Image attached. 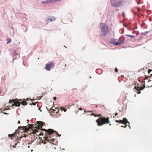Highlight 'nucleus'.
I'll use <instances>...</instances> for the list:
<instances>
[{"mask_svg": "<svg viewBox=\"0 0 152 152\" xmlns=\"http://www.w3.org/2000/svg\"><path fill=\"white\" fill-rule=\"evenodd\" d=\"M139 34V33L138 31L137 33H136V35H138Z\"/></svg>", "mask_w": 152, "mask_h": 152, "instance_id": "31", "label": "nucleus"}, {"mask_svg": "<svg viewBox=\"0 0 152 152\" xmlns=\"http://www.w3.org/2000/svg\"><path fill=\"white\" fill-rule=\"evenodd\" d=\"M135 32V31H133V32H132V33L133 34H134Z\"/></svg>", "mask_w": 152, "mask_h": 152, "instance_id": "39", "label": "nucleus"}, {"mask_svg": "<svg viewBox=\"0 0 152 152\" xmlns=\"http://www.w3.org/2000/svg\"><path fill=\"white\" fill-rule=\"evenodd\" d=\"M136 28H137V26H136Z\"/></svg>", "mask_w": 152, "mask_h": 152, "instance_id": "43", "label": "nucleus"}, {"mask_svg": "<svg viewBox=\"0 0 152 152\" xmlns=\"http://www.w3.org/2000/svg\"><path fill=\"white\" fill-rule=\"evenodd\" d=\"M45 124V123L40 121H37L36 122L35 125L37 127H35L34 128L39 129H42V127Z\"/></svg>", "mask_w": 152, "mask_h": 152, "instance_id": "7", "label": "nucleus"}, {"mask_svg": "<svg viewBox=\"0 0 152 152\" xmlns=\"http://www.w3.org/2000/svg\"><path fill=\"white\" fill-rule=\"evenodd\" d=\"M7 44L10 43L11 42V39L10 38H7Z\"/></svg>", "mask_w": 152, "mask_h": 152, "instance_id": "17", "label": "nucleus"}, {"mask_svg": "<svg viewBox=\"0 0 152 152\" xmlns=\"http://www.w3.org/2000/svg\"><path fill=\"white\" fill-rule=\"evenodd\" d=\"M110 3L112 7H118L122 5V1H118L117 0H110Z\"/></svg>", "mask_w": 152, "mask_h": 152, "instance_id": "6", "label": "nucleus"}, {"mask_svg": "<svg viewBox=\"0 0 152 152\" xmlns=\"http://www.w3.org/2000/svg\"><path fill=\"white\" fill-rule=\"evenodd\" d=\"M149 31H146V32H145V33L146 34H148V33H149Z\"/></svg>", "mask_w": 152, "mask_h": 152, "instance_id": "32", "label": "nucleus"}, {"mask_svg": "<svg viewBox=\"0 0 152 152\" xmlns=\"http://www.w3.org/2000/svg\"><path fill=\"white\" fill-rule=\"evenodd\" d=\"M123 42L121 41L120 42H117V43L116 44V45H119L122 44L123 43Z\"/></svg>", "mask_w": 152, "mask_h": 152, "instance_id": "18", "label": "nucleus"}, {"mask_svg": "<svg viewBox=\"0 0 152 152\" xmlns=\"http://www.w3.org/2000/svg\"><path fill=\"white\" fill-rule=\"evenodd\" d=\"M136 28H137V26H136Z\"/></svg>", "mask_w": 152, "mask_h": 152, "instance_id": "44", "label": "nucleus"}, {"mask_svg": "<svg viewBox=\"0 0 152 152\" xmlns=\"http://www.w3.org/2000/svg\"><path fill=\"white\" fill-rule=\"evenodd\" d=\"M79 109L80 110H82V109L81 108H79Z\"/></svg>", "mask_w": 152, "mask_h": 152, "instance_id": "36", "label": "nucleus"}, {"mask_svg": "<svg viewBox=\"0 0 152 152\" xmlns=\"http://www.w3.org/2000/svg\"><path fill=\"white\" fill-rule=\"evenodd\" d=\"M20 105H12V106H15L16 107H18Z\"/></svg>", "mask_w": 152, "mask_h": 152, "instance_id": "30", "label": "nucleus"}, {"mask_svg": "<svg viewBox=\"0 0 152 152\" xmlns=\"http://www.w3.org/2000/svg\"><path fill=\"white\" fill-rule=\"evenodd\" d=\"M115 71L117 72H118V70L117 68H115Z\"/></svg>", "mask_w": 152, "mask_h": 152, "instance_id": "28", "label": "nucleus"}, {"mask_svg": "<svg viewBox=\"0 0 152 152\" xmlns=\"http://www.w3.org/2000/svg\"><path fill=\"white\" fill-rule=\"evenodd\" d=\"M96 107H97V105L96 106Z\"/></svg>", "mask_w": 152, "mask_h": 152, "instance_id": "50", "label": "nucleus"}, {"mask_svg": "<svg viewBox=\"0 0 152 152\" xmlns=\"http://www.w3.org/2000/svg\"><path fill=\"white\" fill-rule=\"evenodd\" d=\"M152 71V70L151 69H149L148 70V73L149 74Z\"/></svg>", "mask_w": 152, "mask_h": 152, "instance_id": "24", "label": "nucleus"}, {"mask_svg": "<svg viewBox=\"0 0 152 152\" xmlns=\"http://www.w3.org/2000/svg\"><path fill=\"white\" fill-rule=\"evenodd\" d=\"M13 147H14V148H15V146L14 145H13Z\"/></svg>", "mask_w": 152, "mask_h": 152, "instance_id": "42", "label": "nucleus"}, {"mask_svg": "<svg viewBox=\"0 0 152 152\" xmlns=\"http://www.w3.org/2000/svg\"><path fill=\"white\" fill-rule=\"evenodd\" d=\"M38 109H39V110L40 109V108H38Z\"/></svg>", "mask_w": 152, "mask_h": 152, "instance_id": "45", "label": "nucleus"}, {"mask_svg": "<svg viewBox=\"0 0 152 152\" xmlns=\"http://www.w3.org/2000/svg\"><path fill=\"white\" fill-rule=\"evenodd\" d=\"M15 59V58H14V59H13V60H14Z\"/></svg>", "mask_w": 152, "mask_h": 152, "instance_id": "49", "label": "nucleus"}, {"mask_svg": "<svg viewBox=\"0 0 152 152\" xmlns=\"http://www.w3.org/2000/svg\"><path fill=\"white\" fill-rule=\"evenodd\" d=\"M58 1H59V0H46L42 1L41 3L42 4H46L49 3H54Z\"/></svg>", "mask_w": 152, "mask_h": 152, "instance_id": "10", "label": "nucleus"}, {"mask_svg": "<svg viewBox=\"0 0 152 152\" xmlns=\"http://www.w3.org/2000/svg\"><path fill=\"white\" fill-rule=\"evenodd\" d=\"M109 118L107 117H101L98 119L96 121V122L98 123V125L99 126L102 125L104 124H109L110 121L109 120Z\"/></svg>", "mask_w": 152, "mask_h": 152, "instance_id": "3", "label": "nucleus"}, {"mask_svg": "<svg viewBox=\"0 0 152 152\" xmlns=\"http://www.w3.org/2000/svg\"><path fill=\"white\" fill-rule=\"evenodd\" d=\"M101 32L104 36L106 35L108 32V26L104 23H102L100 25Z\"/></svg>", "mask_w": 152, "mask_h": 152, "instance_id": "4", "label": "nucleus"}, {"mask_svg": "<svg viewBox=\"0 0 152 152\" xmlns=\"http://www.w3.org/2000/svg\"><path fill=\"white\" fill-rule=\"evenodd\" d=\"M145 87V86L144 85V87H141V88H140L139 87H135V89L137 90V91L139 90H141L144 89V88Z\"/></svg>", "mask_w": 152, "mask_h": 152, "instance_id": "15", "label": "nucleus"}, {"mask_svg": "<svg viewBox=\"0 0 152 152\" xmlns=\"http://www.w3.org/2000/svg\"><path fill=\"white\" fill-rule=\"evenodd\" d=\"M14 57H15V58H19V57L20 56L18 54L16 53V52L15 51H14Z\"/></svg>", "mask_w": 152, "mask_h": 152, "instance_id": "16", "label": "nucleus"}, {"mask_svg": "<svg viewBox=\"0 0 152 152\" xmlns=\"http://www.w3.org/2000/svg\"><path fill=\"white\" fill-rule=\"evenodd\" d=\"M115 122L117 123L119 122L120 123H121L123 124H127V123H128L129 124V127L130 128V126H129V122L128 121L127 119L125 118H124L123 120H116L115 121Z\"/></svg>", "mask_w": 152, "mask_h": 152, "instance_id": "8", "label": "nucleus"}, {"mask_svg": "<svg viewBox=\"0 0 152 152\" xmlns=\"http://www.w3.org/2000/svg\"><path fill=\"white\" fill-rule=\"evenodd\" d=\"M30 126L28 128H26V126H24V127H21V126H20L18 127V129L20 130L21 129H22V130H23L24 131L26 132H27L28 130V129L30 128H32L33 126V124H32L31 125H30V124H29Z\"/></svg>", "mask_w": 152, "mask_h": 152, "instance_id": "9", "label": "nucleus"}, {"mask_svg": "<svg viewBox=\"0 0 152 152\" xmlns=\"http://www.w3.org/2000/svg\"><path fill=\"white\" fill-rule=\"evenodd\" d=\"M151 81V80H149L148 81H149V82H150V81Z\"/></svg>", "mask_w": 152, "mask_h": 152, "instance_id": "46", "label": "nucleus"}, {"mask_svg": "<svg viewBox=\"0 0 152 152\" xmlns=\"http://www.w3.org/2000/svg\"><path fill=\"white\" fill-rule=\"evenodd\" d=\"M13 103L12 104H36V103L33 102V101L31 99L29 100V98L24 99L22 100L21 99H18L17 98L10 100H9L8 103L11 104Z\"/></svg>", "mask_w": 152, "mask_h": 152, "instance_id": "2", "label": "nucleus"}, {"mask_svg": "<svg viewBox=\"0 0 152 152\" xmlns=\"http://www.w3.org/2000/svg\"><path fill=\"white\" fill-rule=\"evenodd\" d=\"M94 115L95 117V116H96V115L94 113H92L90 115Z\"/></svg>", "mask_w": 152, "mask_h": 152, "instance_id": "27", "label": "nucleus"}, {"mask_svg": "<svg viewBox=\"0 0 152 152\" xmlns=\"http://www.w3.org/2000/svg\"><path fill=\"white\" fill-rule=\"evenodd\" d=\"M8 136L10 137H13L15 136V134H9L8 135Z\"/></svg>", "mask_w": 152, "mask_h": 152, "instance_id": "21", "label": "nucleus"}, {"mask_svg": "<svg viewBox=\"0 0 152 152\" xmlns=\"http://www.w3.org/2000/svg\"><path fill=\"white\" fill-rule=\"evenodd\" d=\"M9 106H7L5 109V110H9Z\"/></svg>", "mask_w": 152, "mask_h": 152, "instance_id": "25", "label": "nucleus"}, {"mask_svg": "<svg viewBox=\"0 0 152 152\" xmlns=\"http://www.w3.org/2000/svg\"><path fill=\"white\" fill-rule=\"evenodd\" d=\"M141 34H143V35H146V34H145V32H143V33H141Z\"/></svg>", "mask_w": 152, "mask_h": 152, "instance_id": "29", "label": "nucleus"}, {"mask_svg": "<svg viewBox=\"0 0 152 152\" xmlns=\"http://www.w3.org/2000/svg\"><path fill=\"white\" fill-rule=\"evenodd\" d=\"M150 77V76H145V79H147L148 78Z\"/></svg>", "mask_w": 152, "mask_h": 152, "instance_id": "23", "label": "nucleus"}, {"mask_svg": "<svg viewBox=\"0 0 152 152\" xmlns=\"http://www.w3.org/2000/svg\"><path fill=\"white\" fill-rule=\"evenodd\" d=\"M43 129H39L36 128L32 130V133L34 134V136L35 137L37 136L36 138L37 137L40 136L41 135H43L44 133L41 131H43Z\"/></svg>", "mask_w": 152, "mask_h": 152, "instance_id": "5", "label": "nucleus"}, {"mask_svg": "<svg viewBox=\"0 0 152 152\" xmlns=\"http://www.w3.org/2000/svg\"><path fill=\"white\" fill-rule=\"evenodd\" d=\"M126 35L127 36L130 37H131L132 38H134L135 37V36H134L132 35H129V34H127V35Z\"/></svg>", "mask_w": 152, "mask_h": 152, "instance_id": "19", "label": "nucleus"}, {"mask_svg": "<svg viewBox=\"0 0 152 152\" xmlns=\"http://www.w3.org/2000/svg\"><path fill=\"white\" fill-rule=\"evenodd\" d=\"M139 81H140V80H139Z\"/></svg>", "mask_w": 152, "mask_h": 152, "instance_id": "52", "label": "nucleus"}, {"mask_svg": "<svg viewBox=\"0 0 152 152\" xmlns=\"http://www.w3.org/2000/svg\"><path fill=\"white\" fill-rule=\"evenodd\" d=\"M118 115V113H115V116H116Z\"/></svg>", "mask_w": 152, "mask_h": 152, "instance_id": "34", "label": "nucleus"}, {"mask_svg": "<svg viewBox=\"0 0 152 152\" xmlns=\"http://www.w3.org/2000/svg\"><path fill=\"white\" fill-rule=\"evenodd\" d=\"M102 116V114H100L99 115H96V116H95V117H100Z\"/></svg>", "mask_w": 152, "mask_h": 152, "instance_id": "26", "label": "nucleus"}, {"mask_svg": "<svg viewBox=\"0 0 152 152\" xmlns=\"http://www.w3.org/2000/svg\"><path fill=\"white\" fill-rule=\"evenodd\" d=\"M124 124V126L123 125H121V127H124V128H126V127L127 126V125L126 124Z\"/></svg>", "mask_w": 152, "mask_h": 152, "instance_id": "22", "label": "nucleus"}, {"mask_svg": "<svg viewBox=\"0 0 152 152\" xmlns=\"http://www.w3.org/2000/svg\"><path fill=\"white\" fill-rule=\"evenodd\" d=\"M61 109L62 110L64 111V112H66V109L62 107H61Z\"/></svg>", "mask_w": 152, "mask_h": 152, "instance_id": "20", "label": "nucleus"}, {"mask_svg": "<svg viewBox=\"0 0 152 152\" xmlns=\"http://www.w3.org/2000/svg\"><path fill=\"white\" fill-rule=\"evenodd\" d=\"M27 29V28H26V31Z\"/></svg>", "mask_w": 152, "mask_h": 152, "instance_id": "47", "label": "nucleus"}, {"mask_svg": "<svg viewBox=\"0 0 152 152\" xmlns=\"http://www.w3.org/2000/svg\"><path fill=\"white\" fill-rule=\"evenodd\" d=\"M18 124H20V121H18Z\"/></svg>", "mask_w": 152, "mask_h": 152, "instance_id": "37", "label": "nucleus"}, {"mask_svg": "<svg viewBox=\"0 0 152 152\" xmlns=\"http://www.w3.org/2000/svg\"><path fill=\"white\" fill-rule=\"evenodd\" d=\"M110 125H111V124H110Z\"/></svg>", "mask_w": 152, "mask_h": 152, "instance_id": "51", "label": "nucleus"}, {"mask_svg": "<svg viewBox=\"0 0 152 152\" xmlns=\"http://www.w3.org/2000/svg\"><path fill=\"white\" fill-rule=\"evenodd\" d=\"M48 109H50L51 110V112H53L54 113H57L59 111V110L58 108H56L54 106H52L51 108H47Z\"/></svg>", "mask_w": 152, "mask_h": 152, "instance_id": "12", "label": "nucleus"}, {"mask_svg": "<svg viewBox=\"0 0 152 152\" xmlns=\"http://www.w3.org/2000/svg\"><path fill=\"white\" fill-rule=\"evenodd\" d=\"M140 2H137V3L138 4H140Z\"/></svg>", "mask_w": 152, "mask_h": 152, "instance_id": "35", "label": "nucleus"}, {"mask_svg": "<svg viewBox=\"0 0 152 152\" xmlns=\"http://www.w3.org/2000/svg\"><path fill=\"white\" fill-rule=\"evenodd\" d=\"M56 99V97H53V99L54 100H55Z\"/></svg>", "mask_w": 152, "mask_h": 152, "instance_id": "33", "label": "nucleus"}, {"mask_svg": "<svg viewBox=\"0 0 152 152\" xmlns=\"http://www.w3.org/2000/svg\"><path fill=\"white\" fill-rule=\"evenodd\" d=\"M52 63L51 62L47 63L45 65L46 70L48 71H50L52 68Z\"/></svg>", "mask_w": 152, "mask_h": 152, "instance_id": "11", "label": "nucleus"}, {"mask_svg": "<svg viewBox=\"0 0 152 152\" xmlns=\"http://www.w3.org/2000/svg\"><path fill=\"white\" fill-rule=\"evenodd\" d=\"M43 130L45 132V135L44 137V140L50 141V142L52 143L56 139V137L57 135L59 137L61 136L57 132L51 129H49L48 130L43 129Z\"/></svg>", "mask_w": 152, "mask_h": 152, "instance_id": "1", "label": "nucleus"}, {"mask_svg": "<svg viewBox=\"0 0 152 152\" xmlns=\"http://www.w3.org/2000/svg\"><path fill=\"white\" fill-rule=\"evenodd\" d=\"M117 42L116 41V39L114 38L112 39H111L110 43L112 44H114L116 45V44L117 43Z\"/></svg>", "mask_w": 152, "mask_h": 152, "instance_id": "14", "label": "nucleus"}, {"mask_svg": "<svg viewBox=\"0 0 152 152\" xmlns=\"http://www.w3.org/2000/svg\"><path fill=\"white\" fill-rule=\"evenodd\" d=\"M150 75L151 76H152V74H151Z\"/></svg>", "mask_w": 152, "mask_h": 152, "instance_id": "40", "label": "nucleus"}, {"mask_svg": "<svg viewBox=\"0 0 152 152\" xmlns=\"http://www.w3.org/2000/svg\"><path fill=\"white\" fill-rule=\"evenodd\" d=\"M56 18L53 16H48L47 18V20H48L50 22H52L55 20Z\"/></svg>", "mask_w": 152, "mask_h": 152, "instance_id": "13", "label": "nucleus"}, {"mask_svg": "<svg viewBox=\"0 0 152 152\" xmlns=\"http://www.w3.org/2000/svg\"><path fill=\"white\" fill-rule=\"evenodd\" d=\"M91 77H90V78H91Z\"/></svg>", "mask_w": 152, "mask_h": 152, "instance_id": "48", "label": "nucleus"}, {"mask_svg": "<svg viewBox=\"0 0 152 152\" xmlns=\"http://www.w3.org/2000/svg\"><path fill=\"white\" fill-rule=\"evenodd\" d=\"M141 93V92L140 91H139L138 93V94H140Z\"/></svg>", "mask_w": 152, "mask_h": 152, "instance_id": "38", "label": "nucleus"}, {"mask_svg": "<svg viewBox=\"0 0 152 152\" xmlns=\"http://www.w3.org/2000/svg\"><path fill=\"white\" fill-rule=\"evenodd\" d=\"M27 121L28 122L29 121V120H27Z\"/></svg>", "mask_w": 152, "mask_h": 152, "instance_id": "41", "label": "nucleus"}]
</instances>
